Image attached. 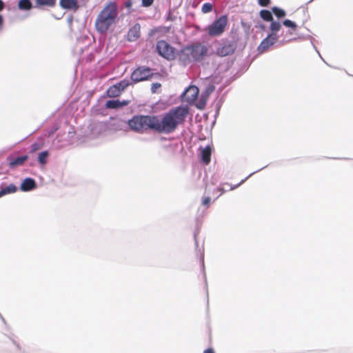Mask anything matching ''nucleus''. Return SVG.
<instances>
[{
    "label": "nucleus",
    "mask_w": 353,
    "mask_h": 353,
    "mask_svg": "<svg viewBox=\"0 0 353 353\" xmlns=\"http://www.w3.org/2000/svg\"><path fill=\"white\" fill-rule=\"evenodd\" d=\"M214 90V86H210L209 87L207 90H206V93H205V97H208L209 94L212 92Z\"/></svg>",
    "instance_id": "obj_33"
},
{
    "label": "nucleus",
    "mask_w": 353,
    "mask_h": 353,
    "mask_svg": "<svg viewBox=\"0 0 353 353\" xmlns=\"http://www.w3.org/2000/svg\"><path fill=\"white\" fill-rule=\"evenodd\" d=\"M110 109V99L103 96L98 101V103L94 107L93 112L97 114L107 115Z\"/></svg>",
    "instance_id": "obj_9"
},
{
    "label": "nucleus",
    "mask_w": 353,
    "mask_h": 353,
    "mask_svg": "<svg viewBox=\"0 0 353 353\" xmlns=\"http://www.w3.org/2000/svg\"><path fill=\"white\" fill-rule=\"evenodd\" d=\"M283 24L286 27L292 28L293 30H295L296 28V24L290 19L284 20Z\"/></svg>",
    "instance_id": "obj_28"
},
{
    "label": "nucleus",
    "mask_w": 353,
    "mask_h": 353,
    "mask_svg": "<svg viewBox=\"0 0 353 353\" xmlns=\"http://www.w3.org/2000/svg\"><path fill=\"white\" fill-rule=\"evenodd\" d=\"M49 152L48 151H43L39 154L38 161L40 164L44 165L47 163Z\"/></svg>",
    "instance_id": "obj_22"
},
{
    "label": "nucleus",
    "mask_w": 353,
    "mask_h": 353,
    "mask_svg": "<svg viewBox=\"0 0 353 353\" xmlns=\"http://www.w3.org/2000/svg\"><path fill=\"white\" fill-rule=\"evenodd\" d=\"M129 85L128 80H122L112 85V98L119 96Z\"/></svg>",
    "instance_id": "obj_12"
},
{
    "label": "nucleus",
    "mask_w": 353,
    "mask_h": 353,
    "mask_svg": "<svg viewBox=\"0 0 353 353\" xmlns=\"http://www.w3.org/2000/svg\"><path fill=\"white\" fill-rule=\"evenodd\" d=\"M227 24V16L222 15L212 24L206 27L205 31L207 32L210 37H219L225 31Z\"/></svg>",
    "instance_id": "obj_4"
},
{
    "label": "nucleus",
    "mask_w": 353,
    "mask_h": 353,
    "mask_svg": "<svg viewBox=\"0 0 353 353\" xmlns=\"http://www.w3.org/2000/svg\"><path fill=\"white\" fill-rule=\"evenodd\" d=\"M141 35V26L139 23H135L130 28L127 34V39L129 41H137Z\"/></svg>",
    "instance_id": "obj_13"
},
{
    "label": "nucleus",
    "mask_w": 353,
    "mask_h": 353,
    "mask_svg": "<svg viewBox=\"0 0 353 353\" xmlns=\"http://www.w3.org/2000/svg\"><path fill=\"white\" fill-rule=\"evenodd\" d=\"M43 146V143L42 141L39 143H34L30 146V152L34 153L37 150H40L41 148H42Z\"/></svg>",
    "instance_id": "obj_25"
},
{
    "label": "nucleus",
    "mask_w": 353,
    "mask_h": 353,
    "mask_svg": "<svg viewBox=\"0 0 353 353\" xmlns=\"http://www.w3.org/2000/svg\"><path fill=\"white\" fill-rule=\"evenodd\" d=\"M213 6L210 3H205L201 8V11L203 13L206 14L209 13L212 10Z\"/></svg>",
    "instance_id": "obj_27"
},
{
    "label": "nucleus",
    "mask_w": 353,
    "mask_h": 353,
    "mask_svg": "<svg viewBox=\"0 0 353 353\" xmlns=\"http://www.w3.org/2000/svg\"><path fill=\"white\" fill-rule=\"evenodd\" d=\"M270 3V0H259V4L261 6H267Z\"/></svg>",
    "instance_id": "obj_32"
},
{
    "label": "nucleus",
    "mask_w": 353,
    "mask_h": 353,
    "mask_svg": "<svg viewBox=\"0 0 353 353\" xmlns=\"http://www.w3.org/2000/svg\"><path fill=\"white\" fill-rule=\"evenodd\" d=\"M199 94V89L194 85L190 86L181 95L182 101L189 103H193Z\"/></svg>",
    "instance_id": "obj_10"
},
{
    "label": "nucleus",
    "mask_w": 353,
    "mask_h": 353,
    "mask_svg": "<svg viewBox=\"0 0 353 353\" xmlns=\"http://www.w3.org/2000/svg\"><path fill=\"white\" fill-rule=\"evenodd\" d=\"M97 30L100 32H106L110 26V6L107 5L96 20Z\"/></svg>",
    "instance_id": "obj_5"
},
{
    "label": "nucleus",
    "mask_w": 353,
    "mask_h": 353,
    "mask_svg": "<svg viewBox=\"0 0 353 353\" xmlns=\"http://www.w3.org/2000/svg\"><path fill=\"white\" fill-rule=\"evenodd\" d=\"M218 190L221 191L222 192H223L225 191L223 188H219Z\"/></svg>",
    "instance_id": "obj_42"
},
{
    "label": "nucleus",
    "mask_w": 353,
    "mask_h": 353,
    "mask_svg": "<svg viewBox=\"0 0 353 353\" xmlns=\"http://www.w3.org/2000/svg\"><path fill=\"white\" fill-rule=\"evenodd\" d=\"M232 52V49L230 45H225L219 47L216 52L221 57H225L230 54Z\"/></svg>",
    "instance_id": "obj_19"
},
{
    "label": "nucleus",
    "mask_w": 353,
    "mask_h": 353,
    "mask_svg": "<svg viewBox=\"0 0 353 353\" xmlns=\"http://www.w3.org/2000/svg\"><path fill=\"white\" fill-rule=\"evenodd\" d=\"M129 126L137 132H143L148 129L154 130V116L134 117L129 121Z\"/></svg>",
    "instance_id": "obj_3"
},
{
    "label": "nucleus",
    "mask_w": 353,
    "mask_h": 353,
    "mask_svg": "<svg viewBox=\"0 0 353 353\" xmlns=\"http://www.w3.org/2000/svg\"><path fill=\"white\" fill-rule=\"evenodd\" d=\"M292 40V39H285V37H284L283 39L282 40L281 43H285L289 42V41H290Z\"/></svg>",
    "instance_id": "obj_39"
},
{
    "label": "nucleus",
    "mask_w": 353,
    "mask_h": 353,
    "mask_svg": "<svg viewBox=\"0 0 353 353\" xmlns=\"http://www.w3.org/2000/svg\"><path fill=\"white\" fill-rule=\"evenodd\" d=\"M210 202V198L206 197L203 200V204L205 205H208Z\"/></svg>",
    "instance_id": "obj_34"
},
{
    "label": "nucleus",
    "mask_w": 353,
    "mask_h": 353,
    "mask_svg": "<svg viewBox=\"0 0 353 353\" xmlns=\"http://www.w3.org/2000/svg\"><path fill=\"white\" fill-rule=\"evenodd\" d=\"M281 28V24L279 21H274L273 20L271 22L270 28L272 31L271 33L276 32L277 34V32L280 30Z\"/></svg>",
    "instance_id": "obj_24"
},
{
    "label": "nucleus",
    "mask_w": 353,
    "mask_h": 353,
    "mask_svg": "<svg viewBox=\"0 0 353 353\" xmlns=\"http://www.w3.org/2000/svg\"><path fill=\"white\" fill-rule=\"evenodd\" d=\"M205 105V102L201 100L200 103L197 105V107L200 109H202Z\"/></svg>",
    "instance_id": "obj_36"
},
{
    "label": "nucleus",
    "mask_w": 353,
    "mask_h": 353,
    "mask_svg": "<svg viewBox=\"0 0 353 353\" xmlns=\"http://www.w3.org/2000/svg\"><path fill=\"white\" fill-rule=\"evenodd\" d=\"M55 4L56 0H35L34 7L37 8L54 7Z\"/></svg>",
    "instance_id": "obj_17"
},
{
    "label": "nucleus",
    "mask_w": 353,
    "mask_h": 353,
    "mask_svg": "<svg viewBox=\"0 0 353 353\" xmlns=\"http://www.w3.org/2000/svg\"><path fill=\"white\" fill-rule=\"evenodd\" d=\"M254 172H252V174H250L248 177L245 178V179L244 180H242L241 182L240 183H239L237 185L234 186V187H231L230 188V190H233L235 188L238 187L239 185H240L241 183H243L249 176H250L251 175H252Z\"/></svg>",
    "instance_id": "obj_35"
},
{
    "label": "nucleus",
    "mask_w": 353,
    "mask_h": 353,
    "mask_svg": "<svg viewBox=\"0 0 353 353\" xmlns=\"http://www.w3.org/2000/svg\"><path fill=\"white\" fill-rule=\"evenodd\" d=\"M36 186V182L33 179L26 178L21 184V190L24 192H28L34 190Z\"/></svg>",
    "instance_id": "obj_14"
},
{
    "label": "nucleus",
    "mask_w": 353,
    "mask_h": 353,
    "mask_svg": "<svg viewBox=\"0 0 353 353\" xmlns=\"http://www.w3.org/2000/svg\"><path fill=\"white\" fill-rule=\"evenodd\" d=\"M288 34H292V32L291 31H289V32H288Z\"/></svg>",
    "instance_id": "obj_44"
},
{
    "label": "nucleus",
    "mask_w": 353,
    "mask_h": 353,
    "mask_svg": "<svg viewBox=\"0 0 353 353\" xmlns=\"http://www.w3.org/2000/svg\"><path fill=\"white\" fill-rule=\"evenodd\" d=\"M3 17L0 14V31L2 30V28H3Z\"/></svg>",
    "instance_id": "obj_37"
},
{
    "label": "nucleus",
    "mask_w": 353,
    "mask_h": 353,
    "mask_svg": "<svg viewBox=\"0 0 353 353\" xmlns=\"http://www.w3.org/2000/svg\"><path fill=\"white\" fill-rule=\"evenodd\" d=\"M201 263H202V265H203V263H204L203 255L201 256Z\"/></svg>",
    "instance_id": "obj_41"
},
{
    "label": "nucleus",
    "mask_w": 353,
    "mask_h": 353,
    "mask_svg": "<svg viewBox=\"0 0 353 353\" xmlns=\"http://www.w3.org/2000/svg\"><path fill=\"white\" fill-rule=\"evenodd\" d=\"M157 50L160 56L168 60H172L175 58L174 48L163 40L157 42Z\"/></svg>",
    "instance_id": "obj_6"
},
{
    "label": "nucleus",
    "mask_w": 353,
    "mask_h": 353,
    "mask_svg": "<svg viewBox=\"0 0 353 353\" xmlns=\"http://www.w3.org/2000/svg\"><path fill=\"white\" fill-rule=\"evenodd\" d=\"M3 8H4V3L3 2L2 0H0V11L3 10Z\"/></svg>",
    "instance_id": "obj_38"
},
{
    "label": "nucleus",
    "mask_w": 353,
    "mask_h": 353,
    "mask_svg": "<svg viewBox=\"0 0 353 353\" xmlns=\"http://www.w3.org/2000/svg\"><path fill=\"white\" fill-rule=\"evenodd\" d=\"M260 16L266 21H272L273 20L272 13L269 10H262L260 12Z\"/></svg>",
    "instance_id": "obj_23"
},
{
    "label": "nucleus",
    "mask_w": 353,
    "mask_h": 353,
    "mask_svg": "<svg viewBox=\"0 0 353 353\" xmlns=\"http://www.w3.org/2000/svg\"><path fill=\"white\" fill-rule=\"evenodd\" d=\"M28 159V155H23L20 157H14V155H9L6 158L8 165L11 169H14L19 166L23 165L24 163Z\"/></svg>",
    "instance_id": "obj_11"
},
{
    "label": "nucleus",
    "mask_w": 353,
    "mask_h": 353,
    "mask_svg": "<svg viewBox=\"0 0 353 353\" xmlns=\"http://www.w3.org/2000/svg\"><path fill=\"white\" fill-rule=\"evenodd\" d=\"M18 7L20 10H28L32 7L30 0H20L18 3Z\"/></svg>",
    "instance_id": "obj_21"
},
{
    "label": "nucleus",
    "mask_w": 353,
    "mask_h": 353,
    "mask_svg": "<svg viewBox=\"0 0 353 353\" xmlns=\"http://www.w3.org/2000/svg\"><path fill=\"white\" fill-rule=\"evenodd\" d=\"M110 92V88L107 90V93Z\"/></svg>",
    "instance_id": "obj_45"
},
{
    "label": "nucleus",
    "mask_w": 353,
    "mask_h": 353,
    "mask_svg": "<svg viewBox=\"0 0 353 353\" xmlns=\"http://www.w3.org/2000/svg\"><path fill=\"white\" fill-rule=\"evenodd\" d=\"M152 76V72L149 68L139 67L132 73L131 79L137 83L147 80Z\"/></svg>",
    "instance_id": "obj_7"
},
{
    "label": "nucleus",
    "mask_w": 353,
    "mask_h": 353,
    "mask_svg": "<svg viewBox=\"0 0 353 353\" xmlns=\"http://www.w3.org/2000/svg\"><path fill=\"white\" fill-rule=\"evenodd\" d=\"M17 191V186L13 183H10L8 185L1 184L0 186V198L9 194H13Z\"/></svg>",
    "instance_id": "obj_15"
},
{
    "label": "nucleus",
    "mask_w": 353,
    "mask_h": 353,
    "mask_svg": "<svg viewBox=\"0 0 353 353\" xmlns=\"http://www.w3.org/2000/svg\"><path fill=\"white\" fill-rule=\"evenodd\" d=\"M127 6H130V2L127 3Z\"/></svg>",
    "instance_id": "obj_43"
},
{
    "label": "nucleus",
    "mask_w": 353,
    "mask_h": 353,
    "mask_svg": "<svg viewBox=\"0 0 353 353\" xmlns=\"http://www.w3.org/2000/svg\"><path fill=\"white\" fill-rule=\"evenodd\" d=\"M129 101L128 100L120 101L119 99H112V109L120 108L125 105H127Z\"/></svg>",
    "instance_id": "obj_20"
},
{
    "label": "nucleus",
    "mask_w": 353,
    "mask_h": 353,
    "mask_svg": "<svg viewBox=\"0 0 353 353\" xmlns=\"http://www.w3.org/2000/svg\"><path fill=\"white\" fill-rule=\"evenodd\" d=\"M60 6L64 9L74 11L79 7L77 0H60Z\"/></svg>",
    "instance_id": "obj_16"
},
{
    "label": "nucleus",
    "mask_w": 353,
    "mask_h": 353,
    "mask_svg": "<svg viewBox=\"0 0 353 353\" xmlns=\"http://www.w3.org/2000/svg\"><path fill=\"white\" fill-rule=\"evenodd\" d=\"M189 114L186 106H179L170 109L161 117L154 116V130L159 133L171 134L182 125Z\"/></svg>",
    "instance_id": "obj_1"
},
{
    "label": "nucleus",
    "mask_w": 353,
    "mask_h": 353,
    "mask_svg": "<svg viewBox=\"0 0 353 353\" xmlns=\"http://www.w3.org/2000/svg\"><path fill=\"white\" fill-rule=\"evenodd\" d=\"M272 11L274 13V14L279 18H281L285 16V12L283 10H281L277 7L272 8Z\"/></svg>",
    "instance_id": "obj_26"
},
{
    "label": "nucleus",
    "mask_w": 353,
    "mask_h": 353,
    "mask_svg": "<svg viewBox=\"0 0 353 353\" xmlns=\"http://www.w3.org/2000/svg\"><path fill=\"white\" fill-rule=\"evenodd\" d=\"M204 353H214V351L212 349H208L204 351Z\"/></svg>",
    "instance_id": "obj_40"
},
{
    "label": "nucleus",
    "mask_w": 353,
    "mask_h": 353,
    "mask_svg": "<svg viewBox=\"0 0 353 353\" xmlns=\"http://www.w3.org/2000/svg\"><path fill=\"white\" fill-rule=\"evenodd\" d=\"M279 35L276 32L270 33L265 38L258 47V51L263 53L269 50L278 41Z\"/></svg>",
    "instance_id": "obj_8"
},
{
    "label": "nucleus",
    "mask_w": 353,
    "mask_h": 353,
    "mask_svg": "<svg viewBox=\"0 0 353 353\" xmlns=\"http://www.w3.org/2000/svg\"><path fill=\"white\" fill-rule=\"evenodd\" d=\"M201 159L205 164H208L210 162L211 157V148L210 146H206L203 148L201 152Z\"/></svg>",
    "instance_id": "obj_18"
},
{
    "label": "nucleus",
    "mask_w": 353,
    "mask_h": 353,
    "mask_svg": "<svg viewBox=\"0 0 353 353\" xmlns=\"http://www.w3.org/2000/svg\"><path fill=\"white\" fill-rule=\"evenodd\" d=\"M207 48L201 44L190 46L183 48L179 53V60L184 65L201 59L207 53Z\"/></svg>",
    "instance_id": "obj_2"
},
{
    "label": "nucleus",
    "mask_w": 353,
    "mask_h": 353,
    "mask_svg": "<svg viewBox=\"0 0 353 353\" xmlns=\"http://www.w3.org/2000/svg\"><path fill=\"white\" fill-rule=\"evenodd\" d=\"M161 85L159 83H154L151 86V91L152 93H156L157 90L161 88Z\"/></svg>",
    "instance_id": "obj_30"
},
{
    "label": "nucleus",
    "mask_w": 353,
    "mask_h": 353,
    "mask_svg": "<svg viewBox=\"0 0 353 353\" xmlns=\"http://www.w3.org/2000/svg\"><path fill=\"white\" fill-rule=\"evenodd\" d=\"M154 2V0H141V5L143 7H149Z\"/></svg>",
    "instance_id": "obj_31"
},
{
    "label": "nucleus",
    "mask_w": 353,
    "mask_h": 353,
    "mask_svg": "<svg viewBox=\"0 0 353 353\" xmlns=\"http://www.w3.org/2000/svg\"><path fill=\"white\" fill-rule=\"evenodd\" d=\"M112 23L114 22V19L117 16V6L115 3H112Z\"/></svg>",
    "instance_id": "obj_29"
}]
</instances>
